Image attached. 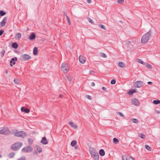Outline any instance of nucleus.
<instances>
[{"mask_svg":"<svg viewBox=\"0 0 160 160\" xmlns=\"http://www.w3.org/2000/svg\"><path fill=\"white\" fill-rule=\"evenodd\" d=\"M61 69L64 72L67 73L69 69V67L68 64L63 63L62 64Z\"/></svg>","mask_w":160,"mask_h":160,"instance_id":"4","label":"nucleus"},{"mask_svg":"<svg viewBox=\"0 0 160 160\" xmlns=\"http://www.w3.org/2000/svg\"><path fill=\"white\" fill-rule=\"evenodd\" d=\"M59 97L60 98H61L63 97V95L62 94H60L59 95Z\"/></svg>","mask_w":160,"mask_h":160,"instance_id":"58","label":"nucleus"},{"mask_svg":"<svg viewBox=\"0 0 160 160\" xmlns=\"http://www.w3.org/2000/svg\"><path fill=\"white\" fill-rule=\"evenodd\" d=\"M136 92V89H132L129 91L128 93L130 95H132L133 93Z\"/></svg>","mask_w":160,"mask_h":160,"instance_id":"24","label":"nucleus"},{"mask_svg":"<svg viewBox=\"0 0 160 160\" xmlns=\"http://www.w3.org/2000/svg\"><path fill=\"white\" fill-rule=\"evenodd\" d=\"M87 1L89 3H90L92 2L91 0H87Z\"/></svg>","mask_w":160,"mask_h":160,"instance_id":"55","label":"nucleus"},{"mask_svg":"<svg viewBox=\"0 0 160 160\" xmlns=\"http://www.w3.org/2000/svg\"><path fill=\"white\" fill-rule=\"evenodd\" d=\"M157 113L158 114H160V111H157Z\"/></svg>","mask_w":160,"mask_h":160,"instance_id":"60","label":"nucleus"},{"mask_svg":"<svg viewBox=\"0 0 160 160\" xmlns=\"http://www.w3.org/2000/svg\"><path fill=\"white\" fill-rule=\"evenodd\" d=\"M79 59L80 62L82 64H84L86 61L85 58L82 56H79Z\"/></svg>","mask_w":160,"mask_h":160,"instance_id":"13","label":"nucleus"},{"mask_svg":"<svg viewBox=\"0 0 160 160\" xmlns=\"http://www.w3.org/2000/svg\"><path fill=\"white\" fill-rule=\"evenodd\" d=\"M9 131V129L7 128H3L0 130V134H6Z\"/></svg>","mask_w":160,"mask_h":160,"instance_id":"10","label":"nucleus"},{"mask_svg":"<svg viewBox=\"0 0 160 160\" xmlns=\"http://www.w3.org/2000/svg\"><path fill=\"white\" fill-rule=\"evenodd\" d=\"M3 32V31L2 30H0V36H1Z\"/></svg>","mask_w":160,"mask_h":160,"instance_id":"50","label":"nucleus"},{"mask_svg":"<svg viewBox=\"0 0 160 160\" xmlns=\"http://www.w3.org/2000/svg\"><path fill=\"white\" fill-rule=\"evenodd\" d=\"M22 145V143L20 142H17L13 144L11 147V149L14 151L18 150Z\"/></svg>","mask_w":160,"mask_h":160,"instance_id":"3","label":"nucleus"},{"mask_svg":"<svg viewBox=\"0 0 160 160\" xmlns=\"http://www.w3.org/2000/svg\"><path fill=\"white\" fill-rule=\"evenodd\" d=\"M102 88L103 91H106L107 90L106 88L105 87H102Z\"/></svg>","mask_w":160,"mask_h":160,"instance_id":"53","label":"nucleus"},{"mask_svg":"<svg viewBox=\"0 0 160 160\" xmlns=\"http://www.w3.org/2000/svg\"><path fill=\"white\" fill-rule=\"evenodd\" d=\"M122 158L123 160H135L132 157L127 155L122 156Z\"/></svg>","mask_w":160,"mask_h":160,"instance_id":"11","label":"nucleus"},{"mask_svg":"<svg viewBox=\"0 0 160 160\" xmlns=\"http://www.w3.org/2000/svg\"><path fill=\"white\" fill-rule=\"evenodd\" d=\"M126 43H127L128 44H129L130 43V41H127L126 42Z\"/></svg>","mask_w":160,"mask_h":160,"instance_id":"59","label":"nucleus"},{"mask_svg":"<svg viewBox=\"0 0 160 160\" xmlns=\"http://www.w3.org/2000/svg\"><path fill=\"white\" fill-rule=\"evenodd\" d=\"M145 148L149 151H151L152 150L151 148L148 145H145Z\"/></svg>","mask_w":160,"mask_h":160,"instance_id":"32","label":"nucleus"},{"mask_svg":"<svg viewBox=\"0 0 160 160\" xmlns=\"http://www.w3.org/2000/svg\"><path fill=\"white\" fill-rule=\"evenodd\" d=\"M151 35V32L150 30L145 34L142 37L141 42L142 44H144L147 42L149 40Z\"/></svg>","mask_w":160,"mask_h":160,"instance_id":"1","label":"nucleus"},{"mask_svg":"<svg viewBox=\"0 0 160 160\" xmlns=\"http://www.w3.org/2000/svg\"><path fill=\"white\" fill-rule=\"evenodd\" d=\"M18 160H25V158H21L18 159Z\"/></svg>","mask_w":160,"mask_h":160,"instance_id":"51","label":"nucleus"},{"mask_svg":"<svg viewBox=\"0 0 160 160\" xmlns=\"http://www.w3.org/2000/svg\"><path fill=\"white\" fill-rule=\"evenodd\" d=\"M37 153V152L36 151H35L33 152V153L34 154H36Z\"/></svg>","mask_w":160,"mask_h":160,"instance_id":"62","label":"nucleus"},{"mask_svg":"<svg viewBox=\"0 0 160 160\" xmlns=\"http://www.w3.org/2000/svg\"><path fill=\"white\" fill-rule=\"evenodd\" d=\"M21 37V34L20 33H18L15 36V38L16 39H19Z\"/></svg>","mask_w":160,"mask_h":160,"instance_id":"22","label":"nucleus"},{"mask_svg":"<svg viewBox=\"0 0 160 160\" xmlns=\"http://www.w3.org/2000/svg\"><path fill=\"white\" fill-rule=\"evenodd\" d=\"M13 132H14V136L16 137L24 138L27 136V133L23 131H18V130L14 129L13 130Z\"/></svg>","mask_w":160,"mask_h":160,"instance_id":"2","label":"nucleus"},{"mask_svg":"<svg viewBox=\"0 0 160 160\" xmlns=\"http://www.w3.org/2000/svg\"><path fill=\"white\" fill-rule=\"evenodd\" d=\"M101 56L102 57L106 58L107 57V55L104 53H101Z\"/></svg>","mask_w":160,"mask_h":160,"instance_id":"38","label":"nucleus"},{"mask_svg":"<svg viewBox=\"0 0 160 160\" xmlns=\"http://www.w3.org/2000/svg\"><path fill=\"white\" fill-rule=\"evenodd\" d=\"M10 66H11V67L12 66H13V62H12V61L11 60H10Z\"/></svg>","mask_w":160,"mask_h":160,"instance_id":"52","label":"nucleus"},{"mask_svg":"<svg viewBox=\"0 0 160 160\" xmlns=\"http://www.w3.org/2000/svg\"><path fill=\"white\" fill-rule=\"evenodd\" d=\"M25 108L23 107H22L21 108V109L22 112H25Z\"/></svg>","mask_w":160,"mask_h":160,"instance_id":"49","label":"nucleus"},{"mask_svg":"<svg viewBox=\"0 0 160 160\" xmlns=\"http://www.w3.org/2000/svg\"><path fill=\"white\" fill-rule=\"evenodd\" d=\"M124 1V0H118L117 1V2L118 3L122 4L123 3Z\"/></svg>","mask_w":160,"mask_h":160,"instance_id":"39","label":"nucleus"},{"mask_svg":"<svg viewBox=\"0 0 160 160\" xmlns=\"http://www.w3.org/2000/svg\"><path fill=\"white\" fill-rule=\"evenodd\" d=\"M148 84L150 85V84H152V82H150H150H148Z\"/></svg>","mask_w":160,"mask_h":160,"instance_id":"56","label":"nucleus"},{"mask_svg":"<svg viewBox=\"0 0 160 160\" xmlns=\"http://www.w3.org/2000/svg\"><path fill=\"white\" fill-rule=\"evenodd\" d=\"M143 82L140 81H137L134 84V86L137 88H140L143 85Z\"/></svg>","mask_w":160,"mask_h":160,"instance_id":"8","label":"nucleus"},{"mask_svg":"<svg viewBox=\"0 0 160 160\" xmlns=\"http://www.w3.org/2000/svg\"><path fill=\"white\" fill-rule=\"evenodd\" d=\"M18 44L16 42H13L12 45V47L14 49H16L18 47Z\"/></svg>","mask_w":160,"mask_h":160,"instance_id":"23","label":"nucleus"},{"mask_svg":"<svg viewBox=\"0 0 160 160\" xmlns=\"http://www.w3.org/2000/svg\"><path fill=\"white\" fill-rule=\"evenodd\" d=\"M131 120L134 123H138V120L136 118H132Z\"/></svg>","mask_w":160,"mask_h":160,"instance_id":"30","label":"nucleus"},{"mask_svg":"<svg viewBox=\"0 0 160 160\" xmlns=\"http://www.w3.org/2000/svg\"><path fill=\"white\" fill-rule=\"evenodd\" d=\"M86 97L89 100H91L92 99V98L91 96L89 95H86Z\"/></svg>","mask_w":160,"mask_h":160,"instance_id":"44","label":"nucleus"},{"mask_svg":"<svg viewBox=\"0 0 160 160\" xmlns=\"http://www.w3.org/2000/svg\"><path fill=\"white\" fill-rule=\"evenodd\" d=\"M89 150L92 156L94 155H96L98 154V153L97 152L95 149L93 148L90 147L89 148Z\"/></svg>","mask_w":160,"mask_h":160,"instance_id":"7","label":"nucleus"},{"mask_svg":"<svg viewBox=\"0 0 160 160\" xmlns=\"http://www.w3.org/2000/svg\"><path fill=\"white\" fill-rule=\"evenodd\" d=\"M138 62L141 63V64H143V65L145 64V63L143 62V61L142 60H141V59H138Z\"/></svg>","mask_w":160,"mask_h":160,"instance_id":"37","label":"nucleus"},{"mask_svg":"<svg viewBox=\"0 0 160 160\" xmlns=\"http://www.w3.org/2000/svg\"><path fill=\"white\" fill-rule=\"evenodd\" d=\"M99 154L101 156H104L105 154V152L104 150L103 149H101L99 150Z\"/></svg>","mask_w":160,"mask_h":160,"instance_id":"19","label":"nucleus"},{"mask_svg":"<svg viewBox=\"0 0 160 160\" xmlns=\"http://www.w3.org/2000/svg\"><path fill=\"white\" fill-rule=\"evenodd\" d=\"M77 144V142L75 140L72 141L71 143V145L72 147L75 146Z\"/></svg>","mask_w":160,"mask_h":160,"instance_id":"28","label":"nucleus"},{"mask_svg":"<svg viewBox=\"0 0 160 160\" xmlns=\"http://www.w3.org/2000/svg\"><path fill=\"white\" fill-rule=\"evenodd\" d=\"M69 125L74 129H76L77 128L78 126L76 125H74L72 122H69Z\"/></svg>","mask_w":160,"mask_h":160,"instance_id":"17","label":"nucleus"},{"mask_svg":"<svg viewBox=\"0 0 160 160\" xmlns=\"http://www.w3.org/2000/svg\"><path fill=\"white\" fill-rule=\"evenodd\" d=\"M116 82V81L115 79L112 80L111 81V84H114Z\"/></svg>","mask_w":160,"mask_h":160,"instance_id":"43","label":"nucleus"},{"mask_svg":"<svg viewBox=\"0 0 160 160\" xmlns=\"http://www.w3.org/2000/svg\"><path fill=\"white\" fill-rule=\"evenodd\" d=\"M38 53V50L37 48L34 47L33 50V54L35 55H36Z\"/></svg>","mask_w":160,"mask_h":160,"instance_id":"20","label":"nucleus"},{"mask_svg":"<svg viewBox=\"0 0 160 160\" xmlns=\"http://www.w3.org/2000/svg\"><path fill=\"white\" fill-rule=\"evenodd\" d=\"M41 142L43 144H47L48 143V142L46 138L45 137H43L42 138L41 141Z\"/></svg>","mask_w":160,"mask_h":160,"instance_id":"14","label":"nucleus"},{"mask_svg":"<svg viewBox=\"0 0 160 160\" xmlns=\"http://www.w3.org/2000/svg\"><path fill=\"white\" fill-rule=\"evenodd\" d=\"M8 18L7 17H5L2 20V21L0 23V27H4L7 22Z\"/></svg>","mask_w":160,"mask_h":160,"instance_id":"9","label":"nucleus"},{"mask_svg":"<svg viewBox=\"0 0 160 160\" xmlns=\"http://www.w3.org/2000/svg\"><path fill=\"white\" fill-rule=\"evenodd\" d=\"M98 26L99 27L102 28V29H103L105 30L106 29V27H105V26H104V25H103L102 24H99L98 25Z\"/></svg>","mask_w":160,"mask_h":160,"instance_id":"34","label":"nucleus"},{"mask_svg":"<svg viewBox=\"0 0 160 160\" xmlns=\"http://www.w3.org/2000/svg\"><path fill=\"white\" fill-rule=\"evenodd\" d=\"M5 53V51L4 50H3L1 52V56L2 57L4 55Z\"/></svg>","mask_w":160,"mask_h":160,"instance_id":"40","label":"nucleus"},{"mask_svg":"<svg viewBox=\"0 0 160 160\" xmlns=\"http://www.w3.org/2000/svg\"><path fill=\"white\" fill-rule=\"evenodd\" d=\"M125 65V63L122 62H119L118 63V66L122 68L124 67Z\"/></svg>","mask_w":160,"mask_h":160,"instance_id":"18","label":"nucleus"},{"mask_svg":"<svg viewBox=\"0 0 160 160\" xmlns=\"http://www.w3.org/2000/svg\"><path fill=\"white\" fill-rule=\"evenodd\" d=\"M15 155V153L14 152H11L8 155V156L10 158H12Z\"/></svg>","mask_w":160,"mask_h":160,"instance_id":"35","label":"nucleus"},{"mask_svg":"<svg viewBox=\"0 0 160 160\" xmlns=\"http://www.w3.org/2000/svg\"><path fill=\"white\" fill-rule=\"evenodd\" d=\"M6 14V13L3 11H0V16H3L5 15Z\"/></svg>","mask_w":160,"mask_h":160,"instance_id":"33","label":"nucleus"},{"mask_svg":"<svg viewBox=\"0 0 160 160\" xmlns=\"http://www.w3.org/2000/svg\"><path fill=\"white\" fill-rule=\"evenodd\" d=\"M132 102L133 104L136 106H138L139 104V101L136 98L132 99Z\"/></svg>","mask_w":160,"mask_h":160,"instance_id":"12","label":"nucleus"},{"mask_svg":"<svg viewBox=\"0 0 160 160\" xmlns=\"http://www.w3.org/2000/svg\"><path fill=\"white\" fill-rule=\"evenodd\" d=\"M36 37V35L34 33L32 32L29 37V38L30 40L34 39Z\"/></svg>","mask_w":160,"mask_h":160,"instance_id":"16","label":"nucleus"},{"mask_svg":"<svg viewBox=\"0 0 160 160\" xmlns=\"http://www.w3.org/2000/svg\"><path fill=\"white\" fill-rule=\"evenodd\" d=\"M147 67L149 69H151L152 68V66L149 64H147Z\"/></svg>","mask_w":160,"mask_h":160,"instance_id":"47","label":"nucleus"},{"mask_svg":"<svg viewBox=\"0 0 160 160\" xmlns=\"http://www.w3.org/2000/svg\"><path fill=\"white\" fill-rule=\"evenodd\" d=\"M91 85L92 87H94L95 86V83L94 82H92L91 83Z\"/></svg>","mask_w":160,"mask_h":160,"instance_id":"54","label":"nucleus"},{"mask_svg":"<svg viewBox=\"0 0 160 160\" xmlns=\"http://www.w3.org/2000/svg\"><path fill=\"white\" fill-rule=\"evenodd\" d=\"M11 60L13 62V65H14L15 64V61L17 60V57L12 58Z\"/></svg>","mask_w":160,"mask_h":160,"instance_id":"29","label":"nucleus"},{"mask_svg":"<svg viewBox=\"0 0 160 160\" xmlns=\"http://www.w3.org/2000/svg\"><path fill=\"white\" fill-rule=\"evenodd\" d=\"M5 72L7 74L8 73V71L7 70H6Z\"/></svg>","mask_w":160,"mask_h":160,"instance_id":"63","label":"nucleus"},{"mask_svg":"<svg viewBox=\"0 0 160 160\" xmlns=\"http://www.w3.org/2000/svg\"><path fill=\"white\" fill-rule=\"evenodd\" d=\"M113 142L115 144H117L119 142L118 140L116 138H114L113 139Z\"/></svg>","mask_w":160,"mask_h":160,"instance_id":"36","label":"nucleus"},{"mask_svg":"<svg viewBox=\"0 0 160 160\" xmlns=\"http://www.w3.org/2000/svg\"><path fill=\"white\" fill-rule=\"evenodd\" d=\"M72 77L70 75L66 76V80L68 81L69 83H70L71 81L72 80Z\"/></svg>","mask_w":160,"mask_h":160,"instance_id":"15","label":"nucleus"},{"mask_svg":"<svg viewBox=\"0 0 160 160\" xmlns=\"http://www.w3.org/2000/svg\"><path fill=\"white\" fill-rule=\"evenodd\" d=\"M25 112L27 113H28L30 112V110L28 108H26Z\"/></svg>","mask_w":160,"mask_h":160,"instance_id":"48","label":"nucleus"},{"mask_svg":"<svg viewBox=\"0 0 160 160\" xmlns=\"http://www.w3.org/2000/svg\"><path fill=\"white\" fill-rule=\"evenodd\" d=\"M138 136L142 139H144L145 138V136L143 134L140 133L139 134Z\"/></svg>","mask_w":160,"mask_h":160,"instance_id":"26","label":"nucleus"},{"mask_svg":"<svg viewBox=\"0 0 160 160\" xmlns=\"http://www.w3.org/2000/svg\"><path fill=\"white\" fill-rule=\"evenodd\" d=\"M2 157V155L1 154H0V158Z\"/></svg>","mask_w":160,"mask_h":160,"instance_id":"64","label":"nucleus"},{"mask_svg":"<svg viewBox=\"0 0 160 160\" xmlns=\"http://www.w3.org/2000/svg\"><path fill=\"white\" fill-rule=\"evenodd\" d=\"M36 148L37 151L39 153H41L42 152V149L38 145H37L36 146Z\"/></svg>","mask_w":160,"mask_h":160,"instance_id":"21","label":"nucleus"},{"mask_svg":"<svg viewBox=\"0 0 160 160\" xmlns=\"http://www.w3.org/2000/svg\"><path fill=\"white\" fill-rule=\"evenodd\" d=\"M153 103L155 104H158L160 103V100H154L153 101Z\"/></svg>","mask_w":160,"mask_h":160,"instance_id":"31","label":"nucleus"},{"mask_svg":"<svg viewBox=\"0 0 160 160\" xmlns=\"http://www.w3.org/2000/svg\"><path fill=\"white\" fill-rule=\"evenodd\" d=\"M89 72L90 73H92L94 72L92 70H90L89 71Z\"/></svg>","mask_w":160,"mask_h":160,"instance_id":"57","label":"nucleus"},{"mask_svg":"<svg viewBox=\"0 0 160 160\" xmlns=\"http://www.w3.org/2000/svg\"><path fill=\"white\" fill-rule=\"evenodd\" d=\"M75 149H78V146H75Z\"/></svg>","mask_w":160,"mask_h":160,"instance_id":"61","label":"nucleus"},{"mask_svg":"<svg viewBox=\"0 0 160 160\" xmlns=\"http://www.w3.org/2000/svg\"><path fill=\"white\" fill-rule=\"evenodd\" d=\"M117 114L118 115H119L120 116L122 117H125V116L123 115V114L120 112H117Z\"/></svg>","mask_w":160,"mask_h":160,"instance_id":"41","label":"nucleus"},{"mask_svg":"<svg viewBox=\"0 0 160 160\" xmlns=\"http://www.w3.org/2000/svg\"><path fill=\"white\" fill-rule=\"evenodd\" d=\"M66 18H67V21H68L69 24V25H70V19H69L67 15H66Z\"/></svg>","mask_w":160,"mask_h":160,"instance_id":"46","label":"nucleus"},{"mask_svg":"<svg viewBox=\"0 0 160 160\" xmlns=\"http://www.w3.org/2000/svg\"><path fill=\"white\" fill-rule=\"evenodd\" d=\"M31 57L29 55L27 54H22L20 57V59L21 61H27Z\"/></svg>","mask_w":160,"mask_h":160,"instance_id":"5","label":"nucleus"},{"mask_svg":"<svg viewBox=\"0 0 160 160\" xmlns=\"http://www.w3.org/2000/svg\"><path fill=\"white\" fill-rule=\"evenodd\" d=\"M32 140L31 138H29L28 139V142L29 144H31L32 143Z\"/></svg>","mask_w":160,"mask_h":160,"instance_id":"45","label":"nucleus"},{"mask_svg":"<svg viewBox=\"0 0 160 160\" xmlns=\"http://www.w3.org/2000/svg\"><path fill=\"white\" fill-rule=\"evenodd\" d=\"M92 157L95 160H99V154L94 155L92 156Z\"/></svg>","mask_w":160,"mask_h":160,"instance_id":"25","label":"nucleus"},{"mask_svg":"<svg viewBox=\"0 0 160 160\" xmlns=\"http://www.w3.org/2000/svg\"><path fill=\"white\" fill-rule=\"evenodd\" d=\"M32 148L31 147L28 146L23 148L22 151L23 152H27L32 151Z\"/></svg>","mask_w":160,"mask_h":160,"instance_id":"6","label":"nucleus"},{"mask_svg":"<svg viewBox=\"0 0 160 160\" xmlns=\"http://www.w3.org/2000/svg\"><path fill=\"white\" fill-rule=\"evenodd\" d=\"M88 21L91 23L92 24H94V21H93V20H92L90 18H88Z\"/></svg>","mask_w":160,"mask_h":160,"instance_id":"42","label":"nucleus"},{"mask_svg":"<svg viewBox=\"0 0 160 160\" xmlns=\"http://www.w3.org/2000/svg\"><path fill=\"white\" fill-rule=\"evenodd\" d=\"M13 81L15 84H18L20 83V81L18 78H15Z\"/></svg>","mask_w":160,"mask_h":160,"instance_id":"27","label":"nucleus"}]
</instances>
